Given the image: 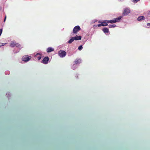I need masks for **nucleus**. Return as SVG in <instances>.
<instances>
[{
	"label": "nucleus",
	"mask_w": 150,
	"mask_h": 150,
	"mask_svg": "<svg viewBox=\"0 0 150 150\" xmlns=\"http://www.w3.org/2000/svg\"><path fill=\"white\" fill-rule=\"evenodd\" d=\"M122 18V16H120L118 18H114L113 19L111 20H106V21H107L108 23H115L117 22H119L121 18Z\"/></svg>",
	"instance_id": "1"
},
{
	"label": "nucleus",
	"mask_w": 150,
	"mask_h": 150,
	"mask_svg": "<svg viewBox=\"0 0 150 150\" xmlns=\"http://www.w3.org/2000/svg\"><path fill=\"white\" fill-rule=\"evenodd\" d=\"M67 54L66 52L64 50H60L59 51L58 55L61 57H64Z\"/></svg>",
	"instance_id": "2"
},
{
	"label": "nucleus",
	"mask_w": 150,
	"mask_h": 150,
	"mask_svg": "<svg viewBox=\"0 0 150 150\" xmlns=\"http://www.w3.org/2000/svg\"><path fill=\"white\" fill-rule=\"evenodd\" d=\"M10 46L12 47H17L20 48L21 47L20 44L14 42H12L10 44Z\"/></svg>",
	"instance_id": "3"
},
{
	"label": "nucleus",
	"mask_w": 150,
	"mask_h": 150,
	"mask_svg": "<svg viewBox=\"0 0 150 150\" xmlns=\"http://www.w3.org/2000/svg\"><path fill=\"white\" fill-rule=\"evenodd\" d=\"M101 21H99L98 22L101 23ZM101 23L98 25V27L106 26L108 25V23L107 21H106V20L103 21V22H101Z\"/></svg>",
	"instance_id": "4"
},
{
	"label": "nucleus",
	"mask_w": 150,
	"mask_h": 150,
	"mask_svg": "<svg viewBox=\"0 0 150 150\" xmlns=\"http://www.w3.org/2000/svg\"><path fill=\"white\" fill-rule=\"evenodd\" d=\"M81 30V29L79 26H76L73 29V33H74L76 34L78 32Z\"/></svg>",
	"instance_id": "5"
},
{
	"label": "nucleus",
	"mask_w": 150,
	"mask_h": 150,
	"mask_svg": "<svg viewBox=\"0 0 150 150\" xmlns=\"http://www.w3.org/2000/svg\"><path fill=\"white\" fill-rule=\"evenodd\" d=\"M31 59V57L29 56L28 55H25L23 56L22 58V61L25 62H27Z\"/></svg>",
	"instance_id": "6"
},
{
	"label": "nucleus",
	"mask_w": 150,
	"mask_h": 150,
	"mask_svg": "<svg viewBox=\"0 0 150 150\" xmlns=\"http://www.w3.org/2000/svg\"><path fill=\"white\" fill-rule=\"evenodd\" d=\"M49 60V57H45L42 60V62L44 64H47Z\"/></svg>",
	"instance_id": "7"
},
{
	"label": "nucleus",
	"mask_w": 150,
	"mask_h": 150,
	"mask_svg": "<svg viewBox=\"0 0 150 150\" xmlns=\"http://www.w3.org/2000/svg\"><path fill=\"white\" fill-rule=\"evenodd\" d=\"M129 13V10L127 8H125L124 10V12L123 13V15L124 16H125L127 15Z\"/></svg>",
	"instance_id": "8"
},
{
	"label": "nucleus",
	"mask_w": 150,
	"mask_h": 150,
	"mask_svg": "<svg viewBox=\"0 0 150 150\" xmlns=\"http://www.w3.org/2000/svg\"><path fill=\"white\" fill-rule=\"evenodd\" d=\"M102 31L103 32L105 33H109V29L108 28L106 27L102 29Z\"/></svg>",
	"instance_id": "9"
},
{
	"label": "nucleus",
	"mask_w": 150,
	"mask_h": 150,
	"mask_svg": "<svg viewBox=\"0 0 150 150\" xmlns=\"http://www.w3.org/2000/svg\"><path fill=\"white\" fill-rule=\"evenodd\" d=\"M145 19V18L144 16H141L138 17L137 20L138 21H141L143 20H144Z\"/></svg>",
	"instance_id": "10"
},
{
	"label": "nucleus",
	"mask_w": 150,
	"mask_h": 150,
	"mask_svg": "<svg viewBox=\"0 0 150 150\" xmlns=\"http://www.w3.org/2000/svg\"><path fill=\"white\" fill-rule=\"evenodd\" d=\"M74 40H81V37L79 35V36H76V37H73Z\"/></svg>",
	"instance_id": "11"
},
{
	"label": "nucleus",
	"mask_w": 150,
	"mask_h": 150,
	"mask_svg": "<svg viewBox=\"0 0 150 150\" xmlns=\"http://www.w3.org/2000/svg\"><path fill=\"white\" fill-rule=\"evenodd\" d=\"M54 50V49L51 47H48L47 49V52H50Z\"/></svg>",
	"instance_id": "12"
},
{
	"label": "nucleus",
	"mask_w": 150,
	"mask_h": 150,
	"mask_svg": "<svg viewBox=\"0 0 150 150\" xmlns=\"http://www.w3.org/2000/svg\"><path fill=\"white\" fill-rule=\"evenodd\" d=\"M35 56L38 60L40 59L41 58V54L39 53L37 54Z\"/></svg>",
	"instance_id": "13"
},
{
	"label": "nucleus",
	"mask_w": 150,
	"mask_h": 150,
	"mask_svg": "<svg viewBox=\"0 0 150 150\" xmlns=\"http://www.w3.org/2000/svg\"><path fill=\"white\" fill-rule=\"evenodd\" d=\"M81 62V60L80 59H76L74 62V64H79Z\"/></svg>",
	"instance_id": "14"
},
{
	"label": "nucleus",
	"mask_w": 150,
	"mask_h": 150,
	"mask_svg": "<svg viewBox=\"0 0 150 150\" xmlns=\"http://www.w3.org/2000/svg\"><path fill=\"white\" fill-rule=\"evenodd\" d=\"M74 40V37H72L68 41L69 44L71 43Z\"/></svg>",
	"instance_id": "15"
},
{
	"label": "nucleus",
	"mask_w": 150,
	"mask_h": 150,
	"mask_svg": "<svg viewBox=\"0 0 150 150\" xmlns=\"http://www.w3.org/2000/svg\"><path fill=\"white\" fill-rule=\"evenodd\" d=\"M116 26V25L115 24L110 25H109V28H114Z\"/></svg>",
	"instance_id": "16"
},
{
	"label": "nucleus",
	"mask_w": 150,
	"mask_h": 150,
	"mask_svg": "<svg viewBox=\"0 0 150 150\" xmlns=\"http://www.w3.org/2000/svg\"><path fill=\"white\" fill-rule=\"evenodd\" d=\"M83 48L82 46V45L79 46L78 47V50H81Z\"/></svg>",
	"instance_id": "17"
},
{
	"label": "nucleus",
	"mask_w": 150,
	"mask_h": 150,
	"mask_svg": "<svg viewBox=\"0 0 150 150\" xmlns=\"http://www.w3.org/2000/svg\"><path fill=\"white\" fill-rule=\"evenodd\" d=\"M4 45V44L2 43H0V47L3 46Z\"/></svg>",
	"instance_id": "18"
},
{
	"label": "nucleus",
	"mask_w": 150,
	"mask_h": 150,
	"mask_svg": "<svg viewBox=\"0 0 150 150\" xmlns=\"http://www.w3.org/2000/svg\"><path fill=\"white\" fill-rule=\"evenodd\" d=\"M2 32V29H0V36H1Z\"/></svg>",
	"instance_id": "19"
},
{
	"label": "nucleus",
	"mask_w": 150,
	"mask_h": 150,
	"mask_svg": "<svg viewBox=\"0 0 150 150\" xmlns=\"http://www.w3.org/2000/svg\"><path fill=\"white\" fill-rule=\"evenodd\" d=\"M139 1V0H133V2L134 3H136Z\"/></svg>",
	"instance_id": "20"
},
{
	"label": "nucleus",
	"mask_w": 150,
	"mask_h": 150,
	"mask_svg": "<svg viewBox=\"0 0 150 150\" xmlns=\"http://www.w3.org/2000/svg\"><path fill=\"white\" fill-rule=\"evenodd\" d=\"M6 15H5V18H4V22H5V21L6 20Z\"/></svg>",
	"instance_id": "21"
},
{
	"label": "nucleus",
	"mask_w": 150,
	"mask_h": 150,
	"mask_svg": "<svg viewBox=\"0 0 150 150\" xmlns=\"http://www.w3.org/2000/svg\"><path fill=\"white\" fill-rule=\"evenodd\" d=\"M147 26H150V23H148L147 24Z\"/></svg>",
	"instance_id": "22"
},
{
	"label": "nucleus",
	"mask_w": 150,
	"mask_h": 150,
	"mask_svg": "<svg viewBox=\"0 0 150 150\" xmlns=\"http://www.w3.org/2000/svg\"><path fill=\"white\" fill-rule=\"evenodd\" d=\"M2 9L1 7L0 6V11Z\"/></svg>",
	"instance_id": "23"
}]
</instances>
